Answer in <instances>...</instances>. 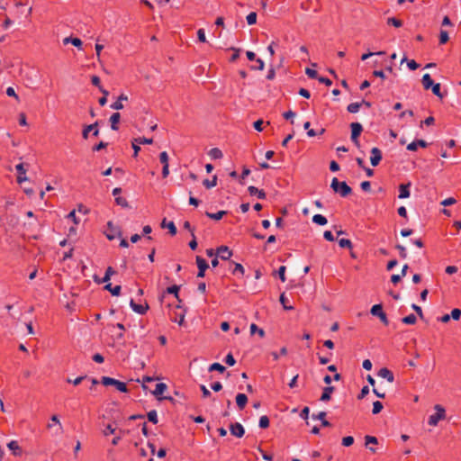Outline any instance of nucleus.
<instances>
[{"mask_svg": "<svg viewBox=\"0 0 461 461\" xmlns=\"http://www.w3.org/2000/svg\"><path fill=\"white\" fill-rule=\"evenodd\" d=\"M330 187L342 197L348 196L352 192L351 187L346 182H339L336 177L332 179Z\"/></svg>", "mask_w": 461, "mask_h": 461, "instance_id": "f257e3e1", "label": "nucleus"}, {"mask_svg": "<svg viewBox=\"0 0 461 461\" xmlns=\"http://www.w3.org/2000/svg\"><path fill=\"white\" fill-rule=\"evenodd\" d=\"M435 413L431 414L429 417L428 423L430 426H437L439 420H442L446 418V410L440 404H436L434 406Z\"/></svg>", "mask_w": 461, "mask_h": 461, "instance_id": "f03ea898", "label": "nucleus"}, {"mask_svg": "<svg viewBox=\"0 0 461 461\" xmlns=\"http://www.w3.org/2000/svg\"><path fill=\"white\" fill-rule=\"evenodd\" d=\"M47 428L52 431L53 436H60L64 429L63 426L58 417V415H52L50 418V422L47 424Z\"/></svg>", "mask_w": 461, "mask_h": 461, "instance_id": "7ed1b4c3", "label": "nucleus"}, {"mask_svg": "<svg viewBox=\"0 0 461 461\" xmlns=\"http://www.w3.org/2000/svg\"><path fill=\"white\" fill-rule=\"evenodd\" d=\"M102 383L105 386L113 385V386L116 387V389L118 391H120L122 393H126L127 392L126 384L123 383V382H121L119 380H116L114 378L108 377V376H103L102 377Z\"/></svg>", "mask_w": 461, "mask_h": 461, "instance_id": "20e7f679", "label": "nucleus"}, {"mask_svg": "<svg viewBox=\"0 0 461 461\" xmlns=\"http://www.w3.org/2000/svg\"><path fill=\"white\" fill-rule=\"evenodd\" d=\"M370 312L372 315L378 317L384 325H387L389 323L387 316L383 311L382 304L373 305L370 310Z\"/></svg>", "mask_w": 461, "mask_h": 461, "instance_id": "39448f33", "label": "nucleus"}, {"mask_svg": "<svg viewBox=\"0 0 461 461\" xmlns=\"http://www.w3.org/2000/svg\"><path fill=\"white\" fill-rule=\"evenodd\" d=\"M351 128V140L356 146H359L358 137L363 131V127L359 122H352L350 124Z\"/></svg>", "mask_w": 461, "mask_h": 461, "instance_id": "423d86ee", "label": "nucleus"}, {"mask_svg": "<svg viewBox=\"0 0 461 461\" xmlns=\"http://www.w3.org/2000/svg\"><path fill=\"white\" fill-rule=\"evenodd\" d=\"M196 265H197V267H198L197 276L198 277H203L204 275H205L206 269L209 267L208 263L206 262V260L204 258H203L200 256H197L196 257Z\"/></svg>", "mask_w": 461, "mask_h": 461, "instance_id": "0eeeda50", "label": "nucleus"}, {"mask_svg": "<svg viewBox=\"0 0 461 461\" xmlns=\"http://www.w3.org/2000/svg\"><path fill=\"white\" fill-rule=\"evenodd\" d=\"M98 122H95L93 124L86 126L82 131V137L86 140L88 139L90 131H93V136L97 137L99 135V130L97 128Z\"/></svg>", "mask_w": 461, "mask_h": 461, "instance_id": "6e6552de", "label": "nucleus"}, {"mask_svg": "<svg viewBox=\"0 0 461 461\" xmlns=\"http://www.w3.org/2000/svg\"><path fill=\"white\" fill-rule=\"evenodd\" d=\"M381 160H382L381 150L376 147L372 148L371 157H370V162H371L372 166L376 167L380 163Z\"/></svg>", "mask_w": 461, "mask_h": 461, "instance_id": "1a4fd4ad", "label": "nucleus"}, {"mask_svg": "<svg viewBox=\"0 0 461 461\" xmlns=\"http://www.w3.org/2000/svg\"><path fill=\"white\" fill-rule=\"evenodd\" d=\"M216 255L222 260H228L232 256V251L227 246H220L217 249Z\"/></svg>", "mask_w": 461, "mask_h": 461, "instance_id": "9d476101", "label": "nucleus"}, {"mask_svg": "<svg viewBox=\"0 0 461 461\" xmlns=\"http://www.w3.org/2000/svg\"><path fill=\"white\" fill-rule=\"evenodd\" d=\"M230 433L237 438H241L245 434V429L243 426L239 422L231 424L230 427Z\"/></svg>", "mask_w": 461, "mask_h": 461, "instance_id": "9b49d317", "label": "nucleus"}, {"mask_svg": "<svg viewBox=\"0 0 461 461\" xmlns=\"http://www.w3.org/2000/svg\"><path fill=\"white\" fill-rule=\"evenodd\" d=\"M15 169L18 173L17 182L19 184L28 180V178L26 176V169L24 168V165L23 163L17 164L15 166Z\"/></svg>", "mask_w": 461, "mask_h": 461, "instance_id": "f8f14e48", "label": "nucleus"}, {"mask_svg": "<svg viewBox=\"0 0 461 461\" xmlns=\"http://www.w3.org/2000/svg\"><path fill=\"white\" fill-rule=\"evenodd\" d=\"M130 306L133 312L139 314H145L149 309L148 304H138L133 299L130 301Z\"/></svg>", "mask_w": 461, "mask_h": 461, "instance_id": "ddd939ff", "label": "nucleus"}, {"mask_svg": "<svg viewBox=\"0 0 461 461\" xmlns=\"http://www.w3.org/2000/svg\"><path fill=\"white\" fill-rule=\"evenodd\" d=\"M411 184L409 182L407 184H402L399 185V195L400 199L409 198L411 195L410 187Z\"/></svg>", "mask_w": 461, "mask_h": 461, "instance_id": "4468645a", "label": "nucleus"}, {"mask_svg": "<svg viewBox=\"0 0 461 461\" xmlns=\"http://www.w3.org/2000/svg\"><path fill=\"white\" fill-rule=\"evenodd\" d=\"M377 375L379 377H382L385 380H387L389 383H393L394 381V376H393V374L392 371H390L388 368L386 367H383L381 368L378 373H377Z\"/></svg>", "mask_w": 461, "mask_h": 461, "instance_id": "2eb2a0df", "label": "nucleus"}, {"mask_svg": "<svg viewBox=\"0 0 461 461\" xmlns=\"http://www.w3.org/2000/svg\"><path fill=\"white\" fill-rule=\"evenodd\" d=\"M248 191L251 196H257L258 199L266 198V193L263 190L257 188L256 186H249Z\"/></svg>", "mask_w": 461, "mask_h": 461, "instance_id": "dca6fc26", "label": "nucleus"}, {"mask_svg": "<svg viewBox=\"0 0 461 461\" xmlns=\"http://www.w3.org/2000/svg\"><path fill=\"white\" fill-rule=\"evenodd\" d=\"M7 447L13 452L14 456H21L22 449L17 441L12 440L7 444Z\"/></svg>", "mask_w": 461, "mask_h": 461, "instance_id": "f3484780", "label": "nucleus"}, {"mask_svg": "<svg viewBox=\"0 0 461 461\" xmlns=\"http://www.w3.org/2000/svg\"><path fill=\"white\" fill-rule=\"evenodd\" d=\"M333 392H334V387L333 386L324 387L320 400L321 402H328V401H330V397H331V393Z\"/></svg>", "mask_w": 461, "mask_h": 461, "instance_id": "a211bd4d", "label": "nucleus"}, {"mask_svg": "<svg viewBox=\"0 0 461 461\" xmlns=\"http://www.w3.org/2000/svg\"><path fill=\"white\" fill-rule=\"evenodd\" d=\"M128 99L127 95L122 94L117 101L110 105V107L113 110H122L123 108L122 101H126Z\"/></svg>", "mask_w": 461, "mask_h": 461, "instance_id": "6ab92c4d", "label": "nucleus"}, {"mask_svg": "<svg viewBox=\"0 0 461 461\" xmlns=\"http://www.w3.org/2000/svg\"><path fill=\"white\" fill-rule=\"evenodd\" d=\"M63 43L65 45L68 44V43H71L72 45H74L75 47L78 48V49H81L82 47V41L79 39V38H73V37H66L63 39Z\"/></svg>", "mask_w": 461, "mask_h": 461, "instance_id": "aec40b11", "label": "nucleus"}, {"mask_svg": "<svg viewBox=\"0 0 461 461\" xmlns=\"http://www.w3.org/2000/svg\"><path fill=\"white\" fill-rule=\"evenodd\" d=\"M121 119V114L119 113H114L110 117V122H111V129L113 131L118 130V123Z\"/></svg>", "mask_w": 461, "mask_h": 461, "instance_id": "412c9836", "label": "nucleus"}, {"mask_svg": "<svg viewBox=\"0 0 461 461\" xmlns=\"http://www.w3.org/2000/svg\"><path fill=\"white\" fill-rule=\"evenodd\" d=\"M248 402V397L245 393H238L236 396V403L238 407L242 410Z\"/></svg>", "mask_w": 461, "mask_h": 461, "instance_id": "4be33fe9", "label": "nucleus"}, {"mask_svg": "<svg viewBox=\"0 0 461 461\" xmlns=\"http://www.w3.org/2000/svg\"><path fill=\"white\" fill-rule=\"evenodd\" d=\"M421 82H422V86H423L424 89H426V90L430 89V87L435 84L433 82V80L431 79V77L429 74L423 75Z\"/></svg>", "mask_w": 461, "mask_h": 461, "instance_id": "5701e85b", "label": "nucleus"}, {"mask_svg": "<svg viewBox=\"0 0 461 461\" xmlns=\"http://www.w3.org/2000/svg\"><path fill=\"white\" fill-rule=\"evenodd\" d=\"M325 417H326L325 411H321L317 415H314V414L312 415V418L314 420H320L321 421L322 426L329 427V426H330V423L327 420H325Z\"/></svg>", "mask_w": 461, "mask_h": 461, "instance_id": "b1692460", "label": "nucleus"}, {"mask_svg": "<svg viewBox=\"0 0 461 461\" xmlns=\"http://www.w3.org/2000/svg\"><path fill=\"white\" fill-rule=\"evenodd\" d=\"M312 221L321 226H324L328 222L327 218L325 216H323L322 214L313 215Z\"/></svg>", "mask_w": 461, "mask_h": 461, "instance_id": "393cba45", "label": "nucleus"}, {"mask_svg": "<svg viewBox=\"0 0 461 461\" xmlns=\"http://www.w3.org/2000/svg\"><path fill=\"white\" fill-rule=\"evenodd\" d=\"M167 384L164 383H158L156 384V388L153 391V394L155 396H159L164 393V392L167 390Z\"/></svg>", "mask_w": 461, "mask_h": 461, "instance_id": "a878e982", "label": "nucleus"}, {"mask_svg": "<svg viewBox=\"0 0 461 461\" xmlns=\"http://www.w3.org/2000/svg\"><path fill=\"white\" fill-rule=\"evenodd\" d=\"M104 289L108 290L113 295L118 296L121 293V286L115 285L112 286V284H107L104 285Z\"/></svg>", "mask_w": 461, "mask_h": 461, "instance_id": "bb28decb", "label": "nucleus"}, {"mask_svg": "<svg viewBox=\"0 0 461 461\" xmlns=\"http://www.w3.org/2000/svg\"><path fill=\"white\" fill-rule=\"evenodd\" d=\"M233 264V268L231 269V273L233 275H240V276H243L244 273H245V269L243 267V266L240 263H232Z\"/></svg>", "mask_w": 461, "mask_h": 461, "instance_id": "cd10ccee", "label": "nucleus"}, {"mask_svg": "<svg viewBox=\"0 0 461 461\" xmlns=\"http://www.w3.org/2000/svg\"><path fill=\"white\" fill-rule=\"evenodd\" d=\"M225 214H226L225 211H219L217 212H206L207 217H209L210 219L215 220V221L221 220L222 218V216Z\"/></svg>", "mask_w": 461, "mask_h": 461, "instance_id": "c85d7f7f", "label": "nucleus"}, {"mask_svg": "<svg viewBox=\"0 0 461 461\" xmlns=\"http://www.w3.org/2000/svg\"><path fill=\"white\" fill-rule=\"evenodd\" d=\"M404 62H407V66L411 70H415L419 68V64L414 59L408 60L406 57H403L401 63Z\"/></svg>", "mask_w": 461, "mask_h": 461, "instance_id": "c756f323", "label": "nucleus"}, {"mask_svg": "<svg viewBox=\"0 0 461 461\" xmlns=\"http://www.w3.org/2000/svg\"><path fill=\"white\" fill-rule=\"evenodd\" d=\"M163 228H167L171 235H176V227L173 221L166 222V220L162 222Z\"/></svg>", "mask_w": 461, "mask_h": 461, "instance_id": "7c9ffc66", "label": "nucleus"}, {"mask_svg": "<svg viewBox=\"0 0 461 461\" xmlns=\"http://www.w3.org/2000/svg\"><path fill=\"white\" fill-rule=\"evenodd\" d=\"M209 156L212 158V159H219V158H222V152L220 149L218 148H213L210 151H209Z\"/></svg>", "mask_w": 461, "mask_h": 461, "instance_id": "2f4dec72", "label": "nucleus"}, {"mask_svg": "<svg viewBox=\"0 0 461 461\" xmlns=\"http://www.w3.org/2000/svg\"><path fill=\"white\" fill-rule=\"evenodd\" d=\"M432 93L438 96V98L442 99L444 98L445 95L441 93L440 91V84L435 83L431 87Z\"/></svg>", "mask_w": 461, "mask_h": 461, "instance_id": "473e14b6", "label": "nucleus"}, {"mask_svg": "<svg viewBox=\"0 0 461 461\" xmlns=\"http://www.w3.org/2000/svg\"><path fill=\"white\" fill-rule=\"evenodd\" d=\"M416 321H417V318L414 314H409L407 316H405L404 318L402 319V321L404 323V324H408V325H413L416 323Z\"/></svg>", "mask_w": 461, "mask_h": 461, "instance_id": "72a5a7b5", "label": "nucleus"}, {"mask_svg": "<svg viewBox=\"0 0 461 461\" xmlns=\"http://www.w3.org/2000/svg\"><path fill=\"white\" fill-rule=\"evenodd\" d=\"M361 103H351L348 105L347 110L350 113H356L359 111Z\"/></svg>", "mask_w": 461, "mask_h": 461, "instance_id": "f704fd0d", "label": "nucleus"}, {"mask_svg": "<svg viewBox=\"0 0 461 461\" xmlns=\"http://www.w3.org/2000/svg\"><path fill=\"white\" fill-rule=\"evenodd\" d=\"M250 333L251 334H255V333H258L261 338H263L265 336V331L264 330L258 328L255 323H252L250 325Z\"/></svg>", "mask_w": 461, "mask_h": 461, "instance_id": "c9c22d12", "label": "nucleus"}, {"mask_svg": "<svg viewBox=\"0 0 461 461\" xmlns=\"http://www.w3.org/2000/svg\"><path fill=\"white\" fill-rule=\"evenodd\" d=\"M225 369V366H223L220 363H213L209 366V371H218L220 373H223Z\"/></svg>", "mask_w": 461, "mask_h": 461, "instance_id": "e433bc0d", "label": "nucleus"}, {"mask_svg": "<svg viewBox=\"0 0 461 461\" xmlns=\"http://www.w3.org/2000/svg\"><path fill=\"white\" fill-rule=\"evenodd\" d=\"M203 184L206 188H212L217 185V176H213L212 180L205 179Z\"/></svg>", "mask_w": 461, "mask_h": 461, "instance_id": "4c0bfd02", "label": "nucleus"}, {"mask_svg": "<svg viewBox=\"0 0 461 461\" xmlns=\"http://www.w3.org/2000/svg\"><path fill=\"white\" fill-rule=\"evenodd\" d=\"M116 429L112 424H107L104 429L102 430L103 435L107 437L115 432Z\"/></svg>", "mask_w": 461, "mask_h": 461, "instance_id": "58836bf2", "label": "nucleus"}, {"mask_svg": "<svg viewBox=\"0 0 461 461\" xmlns=\"http://www.w3.org/2000/svg\"><path fill=\"white\" fill-rule=\"evenodd\" d=\"M258 426L261 429H267L269 426V419L267 416L263 415L259 418Z\"/></svg>", "mask_w": 461, "mask_h": 461, "instance_id": "ea45409f", "label": "nucleus"}, {"mask_svg": "<svg viewBox=\"0 0 461 461\" xmlns=\"http://www.w3.org/2000/svg\"><path fill=\"white\" fill-rule=\"evenodd\" d=\"M147 416H148V420L150 422H152L154 424L158 423V413L155 410L149 411L148 412Z\"/></svg>", "mask_w": 461, "mask_h": 461, "instance_id": "a19ab883", "label": "nucleus"}, {"mask_svg": "<svg viewBox=\"0 0 461 461\" xmlns=\"http://www.w3.org/2000/svg\"><path fill=\"white\" fill-rule=\"evenodd\" d=\"M180 289L179 285H174L167 288V294H172L176 296V299H178V291Z\"/></svg>", "mask_w": 461, "mask_h": 461, "instance_id": "79ce46f5", "label": "nucleus"}, {"mask_svg": "<svg viewBox=\"0 0 461 461\" xmlns=\"http://www.w3.org/2000/svg\"><path fill=\"white\" fill-rule=\"evenodd\" d=\"M247 23L249 25L255 24L257 23V14L255 12L249 13L246 17Z\"/></svg>", "mask_w": 461, "mask_h": 461, "instance_id": "37998d69", "label": "nucleus"}, {"mask_svg": "<svg viewBox=\"0 0 461 461\" xmlns=\"http://www.w3.org/2000/svg\"><path fill=\"white\" fill-rule=\"evenodd\" d=\"M448 39V32L445 30H441L439 33V43L445 44L447 42Z\"/></svg>", "mask_w": 461, "mask_h": 461, "instance_id": "c03bdc74", "label": "nucleus"}, {"mask_svg": "<svg viewBox=\"0 0 461 461\" xmlns=\"http://www.w3.org/2000/svg\"><path fill=\"white\" fill-rule=\"evenodd\" d=\"M159 160H160L161 164L163 165V167L169 166L168 165L169 158H168V154L166 151H162L159 154Z\"/></svg>", "mask_w": 461, "mask_h": 461, "instance_id": "a18cd8bd", "label": "nucleus"}, {"mask_svg": "<svg viewBox=\"0 0 461 461\" xmlns=\"http://www.w3.org/2000/svg\"><path fill=\"white\" fill-rule=\"evenodd\" d=\"M383 409V404L381 402L376 401L373 403V414H378Z\"/></svg>", "mask_w": 461, "mask_h": 461, "instance_id": "49530a36", "label": "nucleus"}, {"mask_svg": "<svg viewBox=\"0 0 461 461\" xmlns=\"http://www.w3.org/2000/svg\"><path fill=\"white\" fill-rule=\"evenodd\" d=\"M339 245L340 248H347V249H351L352 248V243L348 239H340L339 240Z\"/></svg>", "mask_w": 461, "mask_h": 461, "instance_id": "de8ad7c7", "label": "nucleus"}, {"mask_svg": "<svg viewBox=\"0 0 461 461\" xmlns=\"http://www.w3.org/2000/svg\"><path fill=\"white\" fill-rule=\"evenodd\" d=\"M114 270L113 269L112 267H109L106 271H105V274H104V276L103 278V282L104 283H106L110 280L111 278V276H113L114 274Z\"/></svg>", "mask_w": 461, "mask_h": 461, "instance_id": "09e8293b", "label": "nucleus"}, {"mask_svg": "<svg viewBox=\"0 0 461 461\" xmlns=\"http://www.w3.org/2000/svg\"><path fill=\"white\" fill-rule=\"evenodd\" d=\"M387 23L390 24V25H393L394 27H401L402 26V21H400L399 19H396L394 17H390L388 18L387 20Z\"/></svg>", "mask_w": 461, "mask_h": 461, "instance_id": "8fccbe9b", "label": "nucleus"}, {"mask_svg": "<svg viewBox=\"0 0 461 461\" xmlns=\"http://www.w3.org/2000/svg\"><path fill=\"white\" fill-rule=\"evenodd\" d=\"M115 203H116V204H118V205H120V206H122L123 208H126V207L129 206L127 200L125 198L122 197V196L116 197L115 198Z\"/></svg>", "mask_w": 461, "mask_h": 461, "instance_id": "3c124183", "label": "nucleus"}, {"mask_svg": "<svg viewBox=\"0 0 461 461\" xmlns=\"http://www.w3.org/2000/svg\"><path fill=\"white\" fill-rule=\"evenodd\" d=\"M285 270L286 267L285 266H281L277 270V275L282 282L285 281Z\"/></svg>", "mask_w": 461, "mask_h": 461, "instance_id": "603ef678", "label": "nucleus"}, {"mask_svg": "<svg viewBox=\"0 0 461 461\" xmlns=\"http://www.w3.org/2000/svg\"><path fill=\"white\" fill-rule=\"evenodd\" d=\"M225 363L230 366H232L235 365L236 363V360L234 358V357L232 356V354L229 353L226 357H225V359H224Z\"/></svg>", "mask_w": 461, "mask_h": 461, "instance_id": "864d4df0", "label": "nucleus"}, {"mask_svg": "<svg viewBox=\"0 0 461 461\" xmlns=\"http://www.w3.org/2000/svg\"><path fill=\"white\" fill-rule=\"evenodd\" d=\"M354 443V438L351 436H347L342 438V445L345 447H349Z\"/></svg>", "mask_w": 461, "mask_h": 461, "instance_id": "5fc2aeb1", "label": "nucleus"}, {"mask_svg": "<svg viewBox=\"0 0 461 461\" xmlns=\"http://www.w3.org/2000/svg\"><path fill=\"white\" fill-rule=\"evenodd\" d=\"M461 317V310L456 308L451 311L450 318L454 319L455 321L459 320Z\"/></svg>", "mask_w": 461, "mask_h": 461, "instance_id": "6e6d98bb", "label": "nucleus"}, {"mask_svg": "<svg viewBox=\"0 0 461 461\" xmlns=\"http://www.w3.org/2000/svg\"><path fill=\"white\" fill-rule=\"evenodd\" d=\"M280 303L285 310H293L294 307L292 305H287L286 298L284 294L280 295Z\"/></svg>", "mask_w": 461, "mask_h": 461, "instance_id": "4d7b16f0", "label": "nucleus"}, {"mask_svg": "<svg viewBox=\"0 0 461 461\" xmlns=\"http://www.w3.org/2000/svg\"><path fill=\"white\" fill-rule=\"evenodd\" d=\"M385 52L384 51H377V52H368V53H365L362 55L361 57V59L362 60H366L367 59H369L370 57L374 56V55H384Z\"/></svg>", "mask_w": 461, "mask_h": 461, "instance_id": "13d9d810", "label": "nucleus"}, {"mask_svg": "<svg viewBox=\"0 0 461 461\" xmlns=\"http://www.w3.org/2000/svg\"><path fill=\"white\" fill-rule=\"evenodd\" d=\"M396 249L399 250L401 258H407V250H406L405 247H403L402 245L398 244L396 246Z\"/></svg>", "mask_w": 461, "mask_h": 461, "instance_id": "bf43d9fd", "label": "nucleus"}, {"mask_svg": "<svg viewBox=\"0 0 461 461\" xmlns=\"http://www.w3.org/2000/svg\"><path fill=\"white\" fill-rule=\"evenodd\" d=\"M135 140V142L139 143V144H151L153 142V140L152 139H148V138H136L134 139Z\"/></svg>", "mask_w": 461, "mask_h": 461, "instance_id": "052dcab7", "label": "nucleus"}, {"mask_svg": "<svg viewBox=\"0 0 461 461\" xmlns=\"http://www.w3.org/2000/svg\"><path fill=\"white\" fill-rule=\"evenodd\" d=\"M197 37H198L199 41L206 42L205 32L203 29H199L197 31Z\"/></svg>", "mask_w": 461, "mask_h": 461, "instance_id": "680f3d73", "label": "nucleus"}, {"mask_svg": "<svg viewBox=\"0 0 461 461\" xmlns=\"http://www.w3.org/2000/svg\"><path fill=\"white\" fill-rule=\"evenodd\" d=\"M456 199L454 197H448L445 200H443L440 203L443 205V206H449V205H452L454 203H456Z\"/></svg>", "mask_w": 461, "mask_h": 461, "instance_id": "e2e57ef3", "label": "nucleus"}, {"mask_svg": "<svg viewBox=\"0 0 461 461\" xmlns=\"http://www.w3.org/2000/svg\"><path fill=\"white\" fill-rule=\"evenodd\" d=\"M6 95L11 97H14L16 100H19L18 95H16L14 87L9 86L6 88Z\"/></svg>", "mask_w": 461, "mask_h": 461, "instance_id": "0e129e2a", "label": "nucleus"}, {"mask_svg": "<svg viewBox=\"0 0 461 461\" xmlns=\"http://www.w3.org/2000/svg\"><path fill=\"white\" fill-rule=\"evenodd\" d=\"M305 73L310 78H317V71L312 68H307Z\"/></svg>", "mask_w": 461, "mask_h": 461, "instance_id": "69168bd1", "label": "nucleus"}, {"mask_svg": "<svg viewBox=\"0 0 461 461\" xmlns=\"http://www.w3.org/2000/svg\"><path fill=\"white\" fill-rule=\"evenodd\" d=\"M108 145L107 142L100 141L98 144L93 147L94 151H99L104 148H106Z\"/></svg>", "mask_w": 461, "mask_h": 461, "instance_id": "338daca9", "label": "nucleus"}, {"mask_svg": "<svg viewBox=\"0 0 461 461\" xmlns=\"http://www.w3.org/2000/svg\"><path fill=\"white\" fill-rule=\"evenodd\" d=\"M365 440L366 446L369 444H377V438L374 436H366Z\"/></svg>", "mask_w": 461, "mask_h": 461, "instance_id": "774afa93", "label": "nucleus"}]
</instances>
